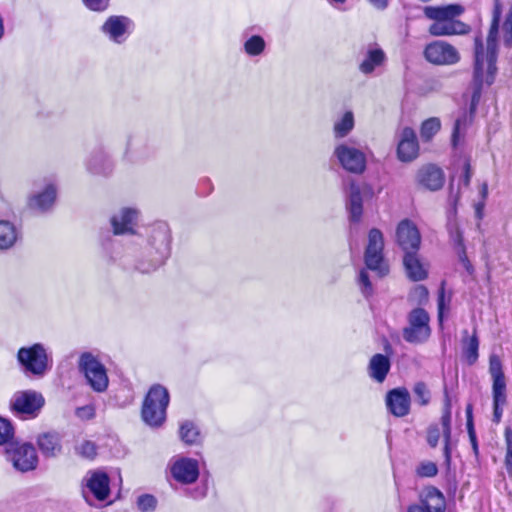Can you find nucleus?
<instances>
[{
    "label": "nucleus",
    "instance_id": "20",
    "mask_svg": "<svg viewBox=\"0 0 512 512\" xmlns=\"http://www.w3.org/2000/svg\"><path fill=\"white\" fill-rule=\"evenodd\" d=\"M388 410L396 417H403L410 410V394L405 388H396L388 392L386 396Z\"/></svg>",
    "mask_w": 512,
    "mask_h": 512
},
{
    "label": "nucleus",
    "instance_id": "57",
    "mask_svg": "<svg viewBox=\"0 0 512 512\" xmlns=\"http://www.w3.org/2000/svg\"><path fill=\"white\" fill-rule=\"evenodd\" d=\"M485 206V201H480L477 204H475V213L478 219H481L483 217V209Z\"/></svg>",
    "mask_w": 512,
    "mask_h": 512
},
{
    "label": "nucleus",
    "instance_id": "6",
    "mask_svg": "<svg viewBox=\"0 0 512 512\" xmlns=\"http://www.w3.org/2000/svg\"><path fill=\"white\" fill-rule=\"evenodd\" d=\"M79 370L84 374L89 386L96 392H104L109 384L107 370L91 352H84L78 361Z\"/></svg>",
    "mask_w": 512,
    "mask_h": 512
},
{
    "label": "nucleus",
    "instance_id": "49",
    "mask_svg": "<svg viewBox=\"0 0 512 512\" xmlns=\"http://www.w3.org/2000/svg\"><path fill=\"white\" fill-rule=\"evenodd\" d=\"M455 242L457 244L459 259L463 262L465 268L469 270L471 264L466 256L465 248L463 246L462 236L459 232L456 234Z\"/></svg>",
    "mask_w": 512,
    "mask_h": 512
},
{
    "label": "nucleus",
    "instance_id": "32",
    "mask_svg": "<svg viewBox=\"0 0 512 512\" xmlns=\"http://www.w3.org/2000/svg\"><path fill=\"white\" fill-rule=\"evenodd\" d=\"M38 446L46 456H55L60 452L59 436L55 433H45L38 438Z\"/></svg>",
    "mask_w": 512,
    "mask_h": 512
},
{
    "label": "nucleus",
    "instance_id": "11",
    "mask_svg": "<svg viewBox=\"0 0 512 512\" xmlns=\"http://www.w3.org/2000/svg\"><path fill=\"white\" fill-rule=\"evenodd\" d=\"M15 469L27 472L36 468L38 457L34 446L29 443H14L5 449Z\"/></svg>",
    "mask_w": 512,
    "mask_h": 512
},
{
    "label": "nucleus",
    "instance_id": "21",
    "mask_svg": "<svg viewBox=\"0 0 512 512\" xmlns=\"http://www.w3.org/2000/svg\"><path fill=\"white\" fill-rule=\"evenodd\" d=\"M417 182L422 187L436 191L444 184V174L442 170L435 165H425L417 172Z\"/></svg>",
    "mask_w": 512,
    "mask_h": 512
},
{
    "label": "nucleus",
    "instance_id": "41",
    "mask_svg": "<svg viewBox=\"0 0 512 512\" xmlns=\"http://www.w3.org/2000/svg\"><path fill=\"white\" fill-rule=\"evenodd\" d=\"M358 284L360 291L365 298H370L373 295L374 289L371 281L369 280L368 272L365 269H362L359 272Z\"/></svg>",
    "mask_w": 512,
    "mask_h": 512
},
{
    "label": "nucleus",
    "instance_id": "46",
    "mask_svg": "<svg viewBox=\"0 0 512 512\" xmlns=\"http://www.w3.org/2000/svg\"><path fill=\"white\" fill-rule=\"evenodd\" d=\"M502 37L507 47H512V9L508 12L502 26Z\"/></svg>",
    "mask_w": 512,
    "mask_h": 512
},
{
    "label": "nucleus",
    "instance_id": "7",
    "mask_svg": "<svg viewBox=\"0 0 512 512\" xmlns=\"http://www.w3.org/2000/svg\"><path fill=\"white\" fill-rule=\"evenodd\" d=\"M384 237L382 232L373 228L368 233V243L365 249L364 260L368 269L378 273L380 277L389 272L388 265L383 257Z\"/></svg>",
    "mask_w": 512,
    "mask_h": 512
},
{
    "label": "nucleus",
    "instance_id": "38",
    "mask_svg": "<svg viewBox=\"0 0 512 512\" xmlns=\"http://www.w3.org/2000/svg\"><path fill=\"white\" fill-rule=\"evenodd\" d=\"M505 444H506V454L504 459V464L508 476L512 479V429L507 427L504 432Z\"/></svg>",
    "mask_w": 512,
    "mask_h": 512
},
{
    "label": "nucleus",
    "instance_id": "56",
    "mask_svg": "<svg viewBox=\"0 0 512 512\" xmlns=\"http://www.w3.org/2000/svg\"><path fill=\"white\" fill-rule=\"evenodd\" d=\"M369 2L377 9L383 10L388 5V0H369Z\"/></svg>",
    "mask_w": 512,
    "mask_h": 512
},
{
    "label": "nucleus",
    "instance_id": "4",
    "mask_svg": "<svg viewBox=\"0 0 512 512\" xmlns=\"http://www.w3.org/2000/svg\"><path fill=\"white\" fill-rule=\"evenodd\" d=\"M169 404V393L161 385L150 388L142 406V419L151 427L161 426L166 419V409Z\"/></svg>",
    "mask_w": 512,
    "mask_h": 512
},
{
    "label": "nucleus",
    "instance_id": "26",
    "mask_svg": "<svg viewBox=\"0 0 512 512\" xmlns=\"http://www.w3.org/2000/svg\"><path fill=\"white\" fill-rule=\"evenodd\" d=\"M478 349L479 339L476 330L473 329L471 335L465 331L462 339V354L468 365H473L478 360Z\"/></svg>",
    "mask_w": 512,
    "mask_h": 512
},
{
    "label": "nucleus",
    "instance_id": "58",
    "mask_svg": "<svg viewBox=\"0 0 512 512\" xmlns=\"http://www.w3.org/2000/svg\"><path fill=\"white\" fill-rule=\"evenodd\" d=\"M133 142H134V139L132 137H129L127 140V145H126V150H125V155L127 157H130L133 154V149H132Z\"/></svg>",
    "mask_w": 512,
    "mask_h": 512
},
{
    "label": "nucleus",
    "instance_id": "3",
    "mask_svg": "<svg viewBox=\"0 0 512 512\" xmlns=\"http://www.w3.org/2000/svg\"><path fill=\"white\" fill-rule=\"evenodd\" d=\"M463 12L464 7L460 4L425 7L424 15L434 21L428 29L429 33L436 37L467 33L468 26L456 19Z\"/></svg>",
    "mask_w": 512,
    "mask_h": 512
},
{
    "label": "nucleus",
    "instance_id": "12",
    "mask_svg": "<svg viewBox=\"0 0 512 512\" xmlns=\"http://www.w3.org/2000/svg\"><path fill=\"white\" fill-rule=\"evenodd\" d=\"M386 62L387 56L381 46L377 43H369L362 49L358 69L363 75L370 76L384 67Z\"/></svg>",
    "mask_w": 512,
    "mask_h": 512
},
{
    "label": "nucleus",
    "instance_id": "10",
    "mask_svg": "<svg viewBox=\"0 0 512 512\" xmlns=\"http://www.w3.org/2000/svg\"><path fill=\"white\" fill-rule=\"evenodd\" d=\"M134 30V22L124 15L109 16L100 31L113 43H124Z\"/></svg>",
    "mask_w": 512,
    "mask_h": 512
},
{
    "label": "nucleus",
    "instance_id": "61",
    "mask_svg": "<svg viewBox=\"0 0 512 512\" xmlns=\"http://www.w3.org/2000/svg\"><path fill=\"white\" fill-rule=\"evenodd\" d=\"M83 495H84V497H85V498H87V492H86V490H84V491H83ZM86 500L88 501V499H86Z\"/></svg>",
    "mask_w": 512,
    "mask_h": 512
},
{
    "label": "nucleus",
    "instance_id": "8",
    "mask_svg": "<svg viewBox=\"0 0 512 512\" xmlns=\"http://www.w3.org/2000/svg\"><path fill=\"white\" fill-rule=\"evenodd\" d=\"M333 155L346 171L361 174L366 169V154L364 150L354 142L348 141L337 145Z\"/></svg>",
    "mask_w": 512,
    "mask_h": 512
},
{
    "label": "nucleus",
    "instance_id": "27",
    "mask_svg": "<svg viewBox=\"0 0 512 512\" xmlns=\"http://www.w3.org/2000/svg\"><path fill=\"white\" fill-rule=\"evenodd\" d=\"M19 235V230L14 223L8 220H0V250L12 248L16 244Z\"/></svg>",
    "mask_w": 512,
    "mask_h": 512
},
{
    "label": "nucleus",
    "instance_id": "45",
    "mask_svg": "<svg viewBox=\"0 0 512 512\" xmlns=\"http://www.w3.org/2000/svg\"><path fill=\"white\" fill-rule=\"evenodd\" d=\"M77 452L87 458V459H93L97 454V446L95 443L85 440L82 443H80L77 448Z\"/></svg>",
    "mask_w": 512,
    "mask_h": 512
},
{
    "label": "nucleus",
    "instance_id": "39",
    "mask_svg": "<svg viewBox=\"0 0 512 512\" xmlns=\"http://www.w3.org/2000/svg\"><path fill=\"white\" fill-rule=\"evenodd\" d=\"M107 161L106 155L103 153L97 152L93 153L88 161H87V168L95 174L102 173L104 171V165Z\"/></svg>",
    "mask_w": 512,
    "mask_h": 512
},
{
    "label": "nucleus",
    "instance_id": "54",
    "mask_svg": "<svg viewBox=\"0 0 512 512\" xmlns=\"http://www.w3.org/2000/svg\"><path fill=\"white\" fill-rule=\"evenodd\" d=\"M207 494V486L205 484L197 486L195 489L190 491V496L194 499H202Z\"/></svg>",
    "mask_w": 512,
    "mask_h": 512
},
{
    "label": "nucleus",
    "instance_id": "2",
    "mask_svg": "<svg viewBox=\"0 0 512 512\" xmlns=\"http://www.w3.org/2000/svg\"><path fill=\"white\" fill-rule=\"evenodd\" d=\"M171 253V231L160 222L154 225L146 243L133 255L132 268L142 274H150L160 268Z\"/></svg>",
    "mask_w": 512,
    "mask_h": 512
},
{
    "label": "nucleus",
    "instance_id": "14",
    "mask_svg": "<svg viewBox=\"0 0 512 512\" xmlns=\"http://www.w3.org/2000/svg\"><path fill=\"white\" fill-rule=\"evenodd\" d=\"M397 158L401 162H412L419 155V143L415 131L410 127L400 129L396 134Z\"/></svg>",
    "mask_w": 512,
    "mask_h": 512
},
{
    "label": "nucleus",
    "instance_id": "44",
    "mask_svg": "<svg viewBox=\"0 0 512 512\" xmlns=\"http://www.w3.org/2000/svg\"><path fill=\"white\" fill-rule=\"evenodd\" d=\"M441 436L443 437V432L439 424H431L427 428L426 441L431 448L437 447Z\"/></svg>",
    "mask_w": 512,
    "mask_h": 512
},
{
    "label": "nucleus",
    "instance_id": "29",
    "mask_svg": "<svg viewBox=\"0 0 512 512\" xmlns=\"http://www.w3.org/2000/svg\"><path fill=\"white\" fill-rule=\"evenodd\" d=\"M489 373L492 377V391H506V380L499 356L492 354L489 359Z\"/></svg>",
    "mask_w": 512,
    "mask_h": 512
},
{
    "label": "nucleus",
    "instance_id": "55",
    "mask_svg": "<svg viewBox=\"0 0 512 512\" xmlns=\"http://www.w3.org/2000/svg\"><path fill=\"white\" fill-rule=\"evenodd\" d=\"M471 177H472L471 166H470V163L468 161H466L464 163V175L462 178V183L465 187L469 186Z\"/></svg>",
    "mask_w": 512,
    "mask_h": 512
},
{
    "label": "nucleus",
    "instance_id": "60",
    "mask_svg": "<svg viewBox=\"0 0 512 512\" xmlns=\"http://www.w3.org/2000/svg\"><path fill=\"white\" fill-rule=\"evenodd\" d=\"M346 0H329V2L334 5V6H337V5H342L345 3Z\"/></svg>",
    "mask_w": 512,
    "mask_h": 512
},
{
    "label": "nucleus",
    "instance_id": "22",
    "mask_svg": "<svg viewBox=\"0 0 512 512\" xmlns=\"http://www.w3.org/2000/svg\"><path fill=\"white\" fill-rule=\"evenodd\" d=\"M347 209L351 222L358 223L363 213V200L359 185L352 181L347 188Z\"/></svg>",
    "mask_w": 512,
    "mask_h": 512
},
{
    "label": "nucleus",
    "instance_id": "50",
    "mask_svg": "<svg viewBox=\"0 0 512 512\" xmlns=\"http://www.w3.org/2000/svg\"><path fill=\"white\" fill-rule=\"evenodd\" d=\"M76 415L82 420H89L95 416V409L92 405L82 406L76 409Z\"/></svg>",
    "mask_w": 512,
    "mask_h": 512
},
{
    "label": "nucleus",
    "instance_id": "35",
    "mask_svg": "<svg viewBox=\"0 0 512 512\" xmlns=\"http://www.w3.org/2000/svg\"><path fill=\"white\" fill-rule=\"evenodd\" d=\"M492 395H493V408H494L493 421L496 423H499L502 418V414H503V406L506 404V401H507L506 391H502V390L492 391Z\"/></svg>",
    "mask_w": 512,
    "mask_h": 512
},
{
    "label": "nucleus",
    "instance_id": "30",
    "mask_svg": "<svg viewBox=\"0 0 512 512\" xmlns=\"http://www.w3.org/2000/svg\"><path fill=\"white\" fill-rule=\"evenodd\" d=\"M443 432V453L447 463L451 459V409L447 403L439 424Z\"/></svg>",
    "mask_w": 512,
    "mask_h": 512
},
{
    "label": "nucleus",
    "instance_id": "23",
    "mask_svg": "<svg viewBox=\"0 0 512 512\" xmlns=\"http://www.w3.org/2000/svg\"><path fill=\"white\" fill-rule=\"evenodd\" d=\"M87 490L100 501L105 500L109 495V478L103 472L89 473L86 478Z\"/></svg>",
    "mask_w": 512,
    "mask_h": 512
},
{
    "label": "nucleus",
    "instance_id": "17",
    "mask_svg": "<svg viewBox=\"0 0 512 512\" xmlns=\"http://www.w3.org/2000/svg\"><path fill=\"white\" fill-rule=\"evenodd\" d=\"M56 196L57 187L55 183L47 181L29 197L28 205L33 210L45 212L54 205Z\"/></svg>",
    "mask_w": 512,
    "mask_h": 512
},
{
    "label": "nucleus",
    "instance_id": "51",
    "mask_svg": "<svg viewBox=\"0 0 512 512\" xmlns=\"http://www.w3.org/2000/svg\"><path fill=\"white\" fill-rule=\"evenodd\" d=\"M467 415H468V423H467V425H468V432H469V437H470L471 445H472V448H473L475 454H477V452H478V445H477L476 435H475V432L473 430L472 424L470 422L471 406L467 407Z\"/></svg>",
    "mask_w": 512,
    "mask_h": 512
},
{
    "label": "nucleus",
    "instance_id": "43",
    "mask_svg": "<svg viewBox=\"0 0 512 512\" xmlns=\"http://www.w3.org/2000/svg\"><path fill=\"white\" fill-rule=\"evenodd\" d=\"M437 473V465L432 461H422L416 467V474L422 478L434 477Z\"/></svg>",
    "mask_w": 512,
    "mask_h": 512
},
{
    "label": "nucleus",
    "instance_id": "13",
    "mask_svg": "<svg viewBox=\"0 0 512 512\" xmlns=\"http://www.w3.org/2000/svg\"><path fill=\"white\" fill-rule=\"evenodd\" d=\"M427 61L437 65H452L459 61L460 56L455 47L445 41H434L424 50Z\"/></svg>",
    "mask_w": 512,
    "mask_h": 512
},
{
    "label": "nucleus",
    "instance_id": "1",
    "mask_svg": "<svg viewBox=\"0 0 512 512\" xmlns=\"http://www.w3.org/2000/svg\"><path fill=\"white\" fill-rule=\"evenodd\" d=\"M501 15V6L496 0L493 21L484 47L480 37L475 38V64H474V89L471 98L470 111L463 110L455 119L452 132V145L459 146L465 138L466 132L472 123L473 113L480 100L483 85L490 86L497 72V35Z\"/></svg>",
    "mask_w": 512,
    "mask_h": 512
},
{
    "label": "nucleus",
    "instance_id": "31",
    "mask_svg": "<svg viewBox=\"0 0 512 512\" xmlns=\"http://www.w3.org/2000/svg\"><path fill=\"white\" fill-rule=\"evenodd\" d=\"M243 37L245 38L243 42L244 52L251 57L261 55L266 48V42L260 35H248V30L244 31Z\"/></svg>",
    "mask_w": 512,
    "mask_h": 512
},
{
    "label": "nucleus",
    "instance_id": "9",
    "mask_svg": "<svg viewBox=\"0 0 512 512\" xmlns=\"http://www.w3.org/2000/svg\"><path fill=\"white\" fill-rule=\"evenodd\" d=\"M44 402V398L39 392L33 390L18 391L12 396L10 407L15 414L36 417Z\"/></svg>",
    "mask_w": 512,
    "mask_h": 512
},
{
    "label": "nucleus",
    "instance_id": "34",
    "mask_svg": "<svg viewBox=\"0 0 512 512\" xmlns=\"http://www.w3.org/2000/svg\"><path fill=\"white\" fill-rule=\"evenodd\" d=\"M441 121L437 117L425 120L420 128V136L423 141H430L440 130Z\"/></svg>",
    "mask_w": 512,
    "mask_h": 512
},
{
    "label": "nucleus",
    "instance_id": "47",
    "mask_svg": "<svg viewBox=\"0 0 512 512\" xmlns=\"http://www.w3.org/2000/svg\"><path fill=\"white\" fill-rule=\"evenodd\" d=\"M156 503L157 501L155 497L149 494L142 495L137 500L138 509L141 510L142 512L154 510L156 507Z\"/></svg>",
    "mask_w": 512,
    "mask_h": 512
},
{
    "label": "nucleus",
    "instance_id": "24",
    "mask_svg": "<svg viewBox=\"0 0 512 512\" xmlns=\"http://www.w3.org/2000/svg\"><path fill=\"white\" fill-rule=\"evenodd\" d=\"M404 267L407 276L413 281H422L428 276V266L423 263L417 252H408L404 255Z\"/></svg>",
    "mask_w": 512,
    "mask_h": 512
},
{
    "label": "nucleus",
    "instance_id": "37",
    "mask_svg": "<svg viewBox=\"0 0 512 512\" xmlns=\"http://www.w3.org/2000/svg\"><path fill=\"white\" fill-rule=\"evenodd\" d=\"M199 436L198 429L191 422H185L180 427V437L187 444H194L197 442Z\"/></svg>",
    "mask_w": 512,
    "mask_h": 512
},
{
    "label": "nucleus",
    "instance_id": "28",
    "mask_svg": "<svg viewBox=\"0 0 512 512\" xmlns=\"http://www.w3.org/2000/svg\"><path fill=\"white\" fill-rule=\"evenodd\" d=\"M431 333L428 322H410V325L403 331V337L411 343H418L426 340Z\"/></svg>",
    "mask_w": 512,
    "mask_h": 512
},
{
    "label": "nucleus",
    "instance_id": "15",
    "mask_svg": "<svg viewBox=\"0 0 512 512\" xmlns=\"http://www.w3.org/2000/svg\"><path fill=\"white\" fill-rule=\"evenodd\" d=\"M396 240L405 254L408 252H417L421 244V235L418 228L411 220L404 219L397 226Z\"/></svg>",
    "mask_w": 512,
    "mask_h": 512
},
{
    "label": "nucleus",
    "instance_id": "25",
    "mask_svg": "<svg viewBox=\"0 0 512 512\" xmlns=\"http://www.w3.org/2000/svg\"><path fill=\"white\" fill-rule=\"evenodd\" d=\"M391 368V362L387 355L375 354L368 364V375L378 383H382Z\"/></svg>",
    "mask_w": 512,
    "mask_h": 512
},
{
    "label": "nucleus",
    "instance_id": "36",
    "mask_svg": "<svg viewBox=\"0 0 512 512\" xmlns=\"http://www.w3.org/2000/svg\"><path fill=\"white\" fill-rule=\"evenodd\" d=\"M14 437V428L10 421L0 417V445H5L6 448H10Z\"/></svg>",
    "mask_w": 512,
    "mask_h": 512
},
{
    "label": "nucleus",
    "instance_id": "48",
    "mask_svg": "<svg viewBox=\"0 0 512 512\" xmlns=\"http://www.w3.org/2000/svg\"><path fill=\"white\" fill-rule=\"evenodd\" d=\"M109 1L110 0H83V3L92 11L102 12L108 8Z\"/></svg>",
    "mask_w": 512,
    "mask_h": 512
},
{
    "label": "nucleus",
    "instance_id": "5",
    "mask_svg": "<svg viewBox=\"0 0 512 512\" xmlns=\"http://www.w3.org/2000/svg\"><path fill=\"white\" fill-rule=\"evenodd\" d=\"M17 359L27 376L42 377L50 369L48 355L41 344L20 348Z\"/></svg>",
    "mask_w": 512,
    "mask_h": 512
},
{
    "label": "nucleus",
    "instance_id": "33",
    "mask_svg": "<svg viewBox=\"0 0 512 512\" xmlns=\"http://www.w3.org/2000/svg\"><path fill=\"white\" fill-rule=\"evenodd\" d=\"M354 128V115L347 111L334 123L333 131L336 138H344Z\"/></svg>",
    "mask_w": 512,
    "mask_h": 512
},
{
    "label": "nucleus",
    "instance_id": "42",
    "mask_svg": "<svg viewBox=\"0 0 512 512\" xmlns=\"http://www.w3.org/2000/svg\"><path fill=\"white\" fill-rule=\"evenodd\" d=\"M428 290L423 285H416L409 293L408 299L413 304L422 305L428 300Z\"/></svg>",
    "mask_w": 512,
    "mask_h": 512
},
{
    "label": "nucleus",
    "instance_id": "59",
    "mask_svg": "<svg viewBox=\"0 0 512 512\" xmlns=\"http://www.w3.org/2000/svg\"><path fill=\"white\" fill-rule=\"evenodd\" d=\"M480 195L482 197V201H485L487 196H488V185L486 182H484L482 185H481V188H480Z\"/></svg>",
    "mask_w": 512,
    "mask_h": 512
},
{
    "label": "nucleus",
    "instance_id": "52",
    "mask_svg": "<svg viewBox=\"0 0 512 512\" xmlns=\"http://www.w3.org/2000/svg\"><path fill=\"white\" fill-rule=\"evenodd\" d=\"M408 320H429V315L423 308H416L411 311Z\"/></svg>",
    "mask_w": 512,
    "mask_h": 512
},
{
    "label": "nucleus",
    "instance_id": "18",
    "mask_svg": "<svg viewBox=\"0 0 512 512\" xmlns=\"http://www.w3.org/2000/svg\"><path fill=\"white\" fill-rule=\"evenodd\" d=\"M171 473L174 479L180 483H193L199 476L198 462L191 458H179L172 464Z\"/></svg>",
    "mask_w": 512,
    "mask_h": 512
},
{
    "label": "nucleus",
    "instance_id": "16",
    "mask_svg": "<svg viewBox=\"0 0 512 512\" xmlns=\"http://www.w3.org/2000/svg\"><path fill=\"white\" fill-rule=\"evenodd\" d=\"M136 208L124 207L112 215L110 223L115 235L133 234L139 219Z\"/></svg>",
    "mask_w": 512,
    "mask_h": 512
},
{
    "label": "nucleus",
    "instance_id": "53",
    "mask_svg": "<svg viewBox=\"0 0 512 512\" xmlns=\"http://www.w3.org/2000/svg\"><path fill=\"white\" fill-rule=\"evenodd\" d=\"M444 309H445V291L442 286L439 291L438 296V320H442L444 317Z\"/></svg>",
    "mask_w": 512,
    "mask_h": 512
},
{
    "label": "nucleus",
    "instance_id": "19",
    "mask_svg": "<svg viewBox=\"0 0 512 512\" xmlns=\"http://www.w3.org/2000/svg\"><path fill=\"white\" fill-rule=\"evenodd\" d=\"M446 502L443 494L436 488H428L422 499L421 504L412 505L408 512H445Z\"/></svg>",
    "mask_w": 512,
    "mask_h": 512
},
{
    "label": "nucleus",
    "instance_id": "40",
    "mask_svg": "<svg viewBox=\"0 0 512 512\" xmlns=\"http://www.w3.org/2000/svg\"><path fill=\"white\" fill-rule=\"evenodd\" d=\"M416 402L421 406L429 404L431 394L424 382H417L413 387Z\"/></svg>",
    "mask_w": 512,
    "mask_h": 512
}]
</instances>
